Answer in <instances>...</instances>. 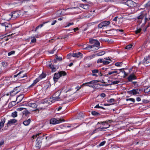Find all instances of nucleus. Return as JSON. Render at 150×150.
Masks as SVG:
<instances>
[{
    "label": "nucleus",
    "instance_id": "1",
    "mask_svg": "<svg viewBox=\"0 0 150 150\" xmlns=\"http://www.w3.org/2000/svg\"><path fill=\"white\" fill-rule=\"evenodd\" d=\"M67 73L64 71H58L57 73L54 74V77L53 80L55 83L56 82L58 79L61 77L66 75Z\"/></svg>",
    "mask_w": 150,
    "mask_h": 150
},
{
    "label": "nucleus",
    "instance_id": "2",
    "mask_svg": "<svg viewBox=\"0 0 150 150\" xmlns=\"http://www.w3.org/2000/svg\"><path fill=\"white\" fill-rule=\"evenodd\" d=\"M64 120L62 119L61 118H52L50 121V124H52L53 125L57 124L59 123L62 122H64Z\"/></svg>",
    "mask_w": 150,
    "mask_h": 150
},
{
    "label": "nucleus",
    "instance_id": "3",
    "mask_svg": "<svg viewBox=\"0 0 150 150\" xmlns=\"http://www.w3.org/2000/svg\"><path fill=\"white\" fill-rule=\"evenodd\" d=\"M100 81L99 80H93L90 82L86 83H83V85H86V86H88L90 87L93 88L94 86V85L96 84V83L99 82Z\"/></svg>",
    "mask_w": 150,
    "mask_h": 150
},
{
    "label": "nucleus",
    "instance_id": "4",
    "mask_svg": "<svg viewBox=\"0 0 150 150\" xmlns=\"http://www.w3.org/2000/svg\"><path fill=\"white\" fill-rule=\"evenodd\" d=\"M61 93L60 91H57L53 96V102H54L56 100H58V99L60 98L59 97Z\"/></svg>",
    "mask_w": 150,
    "mask_h": 150
},
{
    "label": "nucleus",
    "instance_id": "5",
    "mask_svg": "<svg viewBox=\"0 0 150 150\" xmlns=\"http://www.w3.org/2000/svg\"><path fill=\"white\" fill-rule=\"evenodd\" d=\"M43 138L42 137H37L36 140V146L37 147L40 149L42 145V140Z\"/></svg>",
    "mask_w": 150,
    "mask_h": 150
},
{
    "label": "nucleus",
    "instance_id": "6",
    "mask_svg": "<svg viewBox=\"0 0 150 150\" xmlns=\"http://www.w3.org/2000/svg\"><path fill=\"white\" fill-rule=\"evenodd\" d=\"M126 4L131 7H134L137 6V4L131 0H128L126 2Z\"/></svg>",
    "mask_w": 150,
    "mask_h": 150
},
{
    "label": "nucleus",
    "instance_id": "7",
    "mask_svg": "<svg viewBox=\"0 0 150 150\" xmlns=\"http://www.w3.org/2000/svg\"><path fill=\"white\" fill-rule=\"evenodd\" d=\"M19 86H20L16 87L13 90L11 91L10 92L11 95L12 96H14L19 92L20 91V90L17 89V88H18Z\"/></svg>",
    "mask_w": 150,
    "mask_h": 150
},
{
    "label": "nucleus",
    "instance_id": "8",
    "mask_svg": "<svg viewBox=\"0 0 150 150\" xmlns=\"http://www.w3.org/2000/svg\"><path fill=\"white\" fill-rule=\"evenodd\" d=\"M138 90V89H133L132 90L127 91V93L129 94L135 95L137 94H139V92H137Z\"/></svg>",
    "mask_w": 150,
    "mask_h": 150
},
{
    "label": "nucleus",
    "instance_id": "9",
    "mask_svg": "<svg viewBox=\"0 0 150 150\" xmlns=\"http://www.w3.org/2000/svg\"><path fill=\"white\" fill-rule=\"evenodd\" d=\"M146 14H144L143 13H141L140 15L138 16V18L139 19H142L144 18H145V21L146 22L148 21V18H147L146 17Z\"/></svg>",
    "mask_w": 150,
    "mask_h": 150
},
{
    "label": "nucleus",
    "instance_id": "10",
    "mask_svg": "<svg viewBox=\"0 0 150 150\" xmlns=\"http://www.w3.org/2000/svg\"><path fill=\"white\" fill-rule=\"evenodd\" d=\"M149 63H150V56H148L144 58L143 61V63L145 64Z\"/></svg>",
    "mask_w": 150,
    "mask_h": 150
},
{
    "label": "nucleus",
    "instance_id": "11",
    "mask_svg": "<svg viewBox=\"0 0 150 150\" xmlns=\"http://www.w3.org/2000/svg\"><path fill=\"white\" fill-rule=\"evenodd\" d=\"M11 16H12V18L13 19H15L19 17V15L18 11H15L11 13Z\"/></svg>",
    "mask_w": 150,
    "mask_h": 150
},
{
    "label": "nucleus",
    "instance_id": "12",
    "mask_svg": "<svg viewBox=\"0 0 150 150\" xmlns=\"http://www.w3.org/2000/svg\"><path fill=\"white\" fill-rule=\"evenodd\" d=\"M94 48L96 50H97L98 49V47L95 45H88L84 49L86 50H89L91 48Z\"/></svg>",
    "mask_w": 150,
    "mask_h": 150
},
{
    "label": "nucleus",
    "instance_id": "13",
    "mask_svg": "<svg viewBox=\"0 0 150 150\" xmlns=\"http://www.w3.org/2000/svg\"><path fill=\"white\" fill-rule=\"evenodd\" d=\"M136 79V77L134 74H131L129 75L128 78L129 81H132L133 80Z\"/></svg>",
    "mask_w": 150,
    "mask_h": 150
},
{
    "label": "nucleus",
    "instance_id": "14",
    "mask_svg": "<svg viewBox=\"0 0 150 150\" xmlns=\"http://www.w3.org/2000/svg\"><path fill=\"white\" fill-rule=\"evenodd\" d=\"M24 71H20L19 73H20V74L18 75V79L21 78H24L27 77V75L26 74L23 73Z\"/></svg>",
    "mask_w": 150,
    "mask_h": 150
},
{
    "label": "nucleus",
    "instance_id": "15",
    "mask_svg": "<svg viewBox=\"0 0 150 150\" xmlns=\"http://www.w3.org/2000/svg\"><path fill=\"white\" fill-rule=\"evenodd\" d=\"M49 67L51 69L52 71L53 72H54L57 69L56 68L54 67V66L52 64H49L48 65Z\"/></svg>",
    "mask_w": 150,
    "mask_h": 150
},
{
    "label": "nucleus",
    "instance_id": "16",
    "mask_svg": "<svg viewBox=\"0 0 150 150\" xmlns=\"http://www.w3.org/2000/svg\"><path fill=\"white\" fill-rule=\"evenodd\" d=\"M17 122V120L15 119H13L9 120L7 124L8 125H11Z\"/></svg>",
    "mask_w": 150,
    "mask_h": 150
},
{
    "label": "nucleus",
    "instance_id": "17",
    "mask_svg": "<svg viewBox=\"0 0 150 150\" xmlns=\"http://www.w3.org/2000/svg\"><path fill=\"white\" fill-rule=\"evenodd\" d=\"M82 54L80 52H78V53H74L72 54V56L74 57L79 58L80 57H81Z\"/></svg>",
    "mask_w": 150,
    "mask_h": 150
},
{
    "label": "nucleus",
    "instance_id": "18",
    "mask_svg": "<svg viewBox=\"0 0 150 150\" xmlns=\"http://www.w3.org/2000/svg\"><path fill=\"white\" fill-rule=\"evenodd\" d=\"M95 55L93 54L88 57L84 58V59L85 61H88L91 59L95 57Z\"/></svg>",
    "mask_w": 150,
    "mask_h": 150
},
{
    "label": "nucleus",
    "instance_id": "19",
    "mask_svg": "<svg viewBox=\"0 0 150 150\" xmlns=\"http://www.w3.org/2000/svg\"><path fill=\"white\" fill-rule=\"evenodd\" d=\"M5 119L4 118L1 119L0 123V129H1L3 127L5 122Z\"/></svg>",
    "mask_w": 150,
    "mask_h": 150
},
{
    "label": "nucleus",
    "instance_id": "20",
    "mask_svg": "<svg viewBox=\"0 0 150 150\" xmlns=\"http://www.w3.org/2000/svg\"><path fill=\"white\" fill-rule=\"evenodd\" d=\"M10 82V78L9 77H6L3 79V82L5 84L8 83Z\"/></svg>",
    "mask_w": 150,
    "mask_h": 150
},
{
    "label": "nucleus",
    "instance_id": "21",
    "mask_svg": "<svg viewBox=\"0 0 150 150\" xmlns=\"http://www.w3.org/2000/svg\"><path fill=\"white\" fill-rule=\"evenodd\" d=\"M28 106L35 108H37V105L35 103H29L28 104Z\"/></svg>",
    "mask_w": 150,
    "mask_h": 150
},
{
    "label": "nucleus",
    "instance_id": "22",
    "mask_svg": "<svg viewBox=\"0 0 150 150\" xmlns=\"http://www.w3.org/2000/svg\"><path fill=\"white\" fill-rule=\"evenodd\" d=\"M24 98V95L23 94L20 95L16 98V100H18L19 102H21Z\"/></svg>",
    "mask_w": 150,
    "mask_h": 150
},
{
    "label": "nucleus",
    "instance_id": "23",
    "mask_svg": "<svg viewBox=\"0 0 150 150\" xmlns=\"http://www.w3.org/2000/svg\"><path fill=\"white\" fill-rule=\"evenodd\" d=\"M40 79L39 77L38 78H37L34 81L33 83L32 84H31L29 87L30 88V87H31L32 86H34L35 84H36V83L37 82H38L40 81Z\"/></svg>",
    "mask_w": 150,
    "mask_h": 150
},
{
    "label": "nucleus",
    "instance_id": "24",
    "mask_svg": "<svg viewBox=\"0 0 150 150\" xmlns=\"http://www.w3.org/2000/svg\"><path fill=\"white\" fill-rule=\"evenodd\" d=\"M120 73V72H118V71L116 70V69L114 71H109L108 72V74H107V76H108V75H111L112 74L116 73L117 74H118Z\"/></svg>",
    "mask_w": 150,
    "mask_h": 150
},
{
    "label": "nucleus",
    "instance_id": "25",
    "mask_svg": "<svg viewBox=\"0 0 150 150\" xmlns=\"http://www.w3.org/2000/svg\"><path fill=\"white\" fill-rule=\"evenodd\" d=\"M30 119H29L28 120L24 121L23 122V124L25 126H27L30 123Z\"/></svg>",
    "mask_w": 150,
    "mask_h": 150
},
{
    "label": "nucleus",
    "instance_id": "26",
    "mask_svg": "<svg viewBox=\"0 0 150 150\" xmlns=\"http://www.w3.org/2000/svg\"><path fill=\"white\" fill-rule=\"evenodd\" d=\"M0 65L3 69L4 70L5 69V67L6 65V64L4 62H2L0 63Z\"/></svg>",
    "mask_w": 150,
    "mask_h": 150
},
{
    "label": "nucleus",
    "instance_id": "27",
    "mask_svg": "<svg viewBox=\"0 0 150 150\" xmlns=\"http://www.w3.org/2000/svg\"><path fill=\"white\" fill-rule=\"evenodd\" d=\"M11 18H12L11 14L6 15L5 19L8 21H9Z\"/></svg>",
    "mask_w": 150,
    "mask_h": 150
},
{
    "label": "nucleus",
    "instance_id": "28",
    "mask_svg": "<svg viewBox=\"0 0 150 150\" xmlns=\"http://www.w3.org/2000/svg\"><path fill=\"white\" fill-rule=\"evenodd\" d=\"M102 23L104 25V27L107 26L110 24V22L109 21H104L102 22Z\"/></svg>",
    "mask_w": 150,
    "mask_h": 150
},
{
    "label": "nucleus",
    "instance_id": "29",
    "mask_svg": "<svg viewBox=\"0 0 150 150\" xmlns=\"http://www.w3.org/2000/svg\"><path fill=\"white\" fill-rule=\"evenodd\" d=\"M12 27V25L11 24L8 23V25H7L5 28L6 30H10Z\"/></svg>",
    "mask_w": 150,
    "mask_h": 150
},
{
    "label": "nucleus",
    "instance_id": "30",
    "mask_svg": "<svg viewBox=\"0 0 150 150\" xmlns=\"http://www.w3.org/2000/svg\"><path fill=\"white\" fill-rule=\"evenodd\" d=\"M49 21H47V22H43L42 24H41L40 25H39L38 26H37L36 28H35V31H36L39 28H41L42 27V26L44 24H45L46 23H47L48 22H49Z\"/></svg>",
    "mask_w": 150,
    "mask_h": 150
},
{
    "label": "nucleus",
    "instance_id": "31",
    "mask_svg": "<svg viewBox=\"0 0 150 150\" xmlns=\"http://www.w3.org/2000/svg\"><path fill=\"white\" fill-rule=\"evenodd\" d=\"M150 91V87H145L144 90V92L145 93H148Z\"/></svg>",
    "mask_w": 150,
    "mask_h": 150
},
{
    "label": "nucleus",
    "instance_id": "32",
    "mask_svg": "<svg viewBox=\"0 0 150 150\" xmlns=\"http://www.w3.org/2000/svg\"><path fill=\"white\" fill-rule=\"evenodd\" d=\"M92 114L93 115L99 116L100 115L99 113L95 111H93L91 112Z\"/></svg>",
    "mask_w": 150,
    "mask_h": 150
},
{
    "label": "nucleus",
    "instance_id": "33",
    "mask_svg": "<svg viewBox=\"0 0 150 150\" xmlns=\"http://www.w3.org/2000/svg\"><path fill=\"white\" fill-rule=\"evenodd\" d=\"M105 54V52L104 51H102L100 52H99L96 54V55L98 56H100L104 55Z\"/></svg>",
    "mask_w": 150,
    "mask_h": 150
},
{
    "label": "nucleus",
    "instance_id": "34",
    "mask_svg": "<svg viewBox=\"0 0 150 150\" xmlns=\"http://www.w3.org/2000/svg\"><path fill=\"white\" fill-rule=\"evenodd\" d=\"M13 35V34H11V35H9L6 36H5L4 38V40L7 41L8 40L9 38H8V37H10L11 35Z\"/></svg>",
    "mask_w": 150,
    "mask_h": 150
},
{
    "label": "nucleus",
    "instance_id": "35",
    "mask_svg": "<svg viewBox=\"0 0 150 150\" xmlns=\"http://www.w3.org/2000/svg\"><path fill=\"white\" fill-rule=\"evenodd\" d=\"M56 59L59 61H61L62 59V57H59L57 55H56Z\"/></svg>",
    "mask_w": 150,
    "mask_h": 150
},
{
    "label": "nucleus",
    "instance_id": "36",
    "mask_svg": "<svg viewBox=\"0 0 150 150\" xmlns=\"http://www.w3.org/2000/svg\"><path fill=\"white\" fill-rule=\"evenodd\" d=\"M99 71L98 69H94L92 71V74H96L98 73Z\"/></svg>",
    "mask_w": 150,
    "mask_h": 150
},
{
    "label": "nucleus",
    "instance_id": "37",
    "mask_svg": "<svg viewBox=\"0 0 150 150\" xmlns=\"http://www.w3.org/2000/svg\"><path fill=\"white\" fill-rule=\"evenodd\" d=\"M45 76L46 75L45 74H41L40 75L39 77L41 79H42L44 78L45 77Z\"/></svg>",
    "mask_w": 150,
    "mask_h": 150
},
{
    "label": "nucleus",
    "instance_id": "38",
    "mask_svg": "<svg viewBox=\"0 0 150 150\" xmlns=\"http://www.w3.org/2000/svg\"><path fill=\"white\" fill-rule=\"evenodd\" d=\"M96 40L94 39H90L89 42L91 44H94L96 41Z\"/></svg>",
    "mask_w": 150,
    "mask_h": 150
},
{
    "label": "nucleus",
    "instance_id": "39",
    "mask_svg": "<svg viewBox=\"0 0 150 150\" xmlns=\"http://www.w3.org/2000/svg\"><path fill=\"white\" fill-rule=\"evenodd\" d=\"M119 81H115L112 82L111 85L112 84H116L120 82Z\"/></svg>",
    "mask_w": 150,
    "mask_h": 150
},
{
    "label": "nucleus",
    "instance_id": "40",
    "mask_svg": "<svg viewBox=\"0 0 150 150\" xmlns=\"http://www.w3.org/2000/svg\"><path fill=\"white\" fill-rule=\"evenodd\" d=\"M108 121H105L104 122H98V124H101L103 125H104L105 124H108Z\"/></svg>",
    "mask_w": 150,
    "mask_h": 150
},
{
    "label": "nucleus",
    "instance_id": "41",
    "mask_svg": "<svg viewBox=\"0 0 150 150\" xmlns=\"http://www.w3.org/2000/svg\"><path fill=\"white\" fill-rule=\"evenodd\" d=\"M104 25L103 24V23L101 22L98 25V28H101L103 27H104Z\"/></svg>",
    "mask_w": 150,
    "mask_h": 150
},
{
    "label": "nucleus",
    "instance_id": "42",
    "mask_svg": "<svg viewBox=\"0 0 150 150\" xmlns=\"http://www.w3.org/2000/svg\"><path fill=\"white\" fill-rule=\"evenodd\" d=\"M142 29L140 28L137 29V30L135 31V33L136 34H137L140 32L141 31Z\"/></svg>",
    "mask_w": 150,
    "mask_h": 150
},
{
    "label": "nucleus",
    "instance_id": "43",
    "mask_svg": "<svg viewBox=\"0 0 150 150\" xmlns=\"http://www.w3.org/2000/svg\"><path fill=\"white\" fill-rule=\"evenodd\" d=\"M122 65V62H116L115 63V65L117 67L121 66Z\"/></svg>",
    "mask_w": 150,
    "mask_h": 150
},
{
    "label": "nucleus",
    "instance_id": "44",
    "mask_svg": "<svg viewBox=\"0 0 150 150\" xmlns=\"http://www.w3.org/2000/svg\"><path fill=\"white\" fill-rule=\"evenodd\" d=\"M1 25L2 26V27H3L4 28H5L6 25H8V23H1Z\"/></svg>",
    "mask_w": 150,
    "mask_h": 150
},
{
    "label": "nucleus",
    "instance_id": "45",
    "mask_svg": "<svg viewBox=\"0 0 150 150\" xmlns=\"http://www.w3.org/2000/svg\"><path fill=\"white\" fill-rule=\"evenodd\" d=\"M11 116L13 117H16L17 116V112H15L12 113Z\"/></svg>",
    "mask_w": 150,
    "mask_h": 150
},
{
    "label": "nucleus",
    "instance_id": "46",
    "mask_svg": "<svg viewBox=\"0 0 150 150\" xmlns=\"http://www.w3.org/2000/svg\"><path fill=\"white\" fill-rule=\"evenodd\" d=\"M129 100L132 101L133 103H134L135 102V100L133 98H130L126 99V101H128Z\"/></svg>",
    "mask_w": 150,
    "mask_h": 150
},
{
    "label": "nucleus",
    "instance_id": "47",
    "mask_svg": "<svg viewBox=\"0 0 150 150\" xmlns=\"http://www.w3.org/2000/svg\"><path fill=\"white\" fill-rule=\"evenodd\" d=\"M94 108H102L103 109H105V108H104L103 107H102V106H99V105H96L95 107H94Z\"/></svg>",
    "mask_w": 150,
    "mask_h": 150
},
{
    "label": "nucleus",
    "instance_id": "48",
    "mask_svg": "<svg viewBox=\"0 0 150 150\" xmlns=\"http://www.w3.org/2000/svg\"><path fill=\"white\" fill-rule=\"evenodd\" d=\"M15 105V102L14 101H13L10 103L9 104V106H10L11 105V107L12 106H13Z\"/></svg>",
    "mask_w": 150,
    "mask_h": 150
},
{
    "label": "nucleus",
    "instance_id": "49",
    "mask_svg": "<svg viewBox=\"0 0 150 150\" xmlns=\"http://www.w3.org/2000/svg\"><path fill=\"white\" fill-rule=\"evenodd\" d=\"M132 45H129L126 46L125 48L129 50L132 47Z\"/></svg>",
    "mask_w": 150,
    "mask_h": 150
},
{
    "label": "nucleus",
    "instance_id": "50",
    "mask_svg": "<svg viewBox=\"0 0 150 150\" xmlns=\"http://www.w3.org/2000/svg\"><path fill=\"white\" fill-rule=\"evenodd\" d=\"M6 71H4V70L2 67H1V66L0 65V74L3 73H5Z\"/></svg>",
    "mask_w": 150,
    "mask_h": 150
},
{
    "label": "nucleus",
    "instance_id": "51",
    "mask_svg": "<svg viewBox=\"0 0 150 150\" xmlns=\"http://www.w3.org/2000/svg\"><path fill=\"white\" fill-rule=\"evenodd\" d=\"M100 42H99L97 40H96V41L95 43V44H94V45H95V46H99L100 45Z\"/></svg>",
    "mask_w": 150,
    "mask_h": 150
},
{
    "label": "nucleus",
    "instance_id": "52",
    "mask_svg": "<svg viewBox=\"0 0 150 150\" xmlns=\"http://www.w3.org/2000/svg\"><path fill=\"white\" fill-rule=\"evenodd\" d=\"M115 100L114 99L111 98L108 100V102L109 103H112L115 102Z\"/></svg>",
    "mask_w": 150,
    "mask_h": 150
},
{
    "label": "nucleus",
    "instance_id": "53",
    "mask_svg": "<svg viewBox=\"0 0 150 150\" xmlns=\"http://www.w3.org/2000/svg\"><path fill=\"white\" fill-rule=\"evenodd\" d=\"M103 59H98V60L97 61V63H103Z\"/></svg>",
    "mask_w": 150,
    "mask_h": 150
},
{
    "label": "nucleus",
    "instance_id": "54",
    "mask_svg": "<svg viewBox=\"0 0 150 150\" xmlns=\"http://www.w3.org/2000/svg\"><path fill=\"white\" fill-rule=\"evenodd\" d=\"M15 52V51H12L8 53V56H10L12 54H14Z\"/></svg>",
    "mask_w": 150,
    "mask_h": 150
},
{
    "label": "nucleus",
    "instance_id": "55",
    "mask_svg": "<svg viewBox=\"0 0 150 150\" xmlns=\"http://www.w3.org/2000/svg\"><path fill=\"white\" fill-rule=\"evenodd\" d=\"M89 8L88 5V4H83V8L84 9H88Z\"/></svg>",
    "mask_w": 150,
    "mask_h": 150
},
{
    "label": "nucleus",
    "instance_id": "56",
    "mask_svg": "<svg viewBox=\"0 0 150 150\" xmlns=\"http://www.w3.org/2000/svg\"><path fill=\"white\" fill-rule=\"evenodd\" d=\"M110 62L107 61H103V63L104 64H108L110 63Z\"/></svg>",
    "mask_w": 150,
    "mask_h": 150
},
{
    "label": "nucleus",
    "instance_id": "57",
    "mask_svg": "<svg viewBox=\"0 0 150 150\" xmlns=\"http://www.w3.org/2000/svg\"><path fill=\"white\" fill-rule=\"evenodd\" d=\"M36 39L35 38H34L31 40L30 43H35L36 42Z\"/></svg>",
    "mask_w": 150,
    "mask_h": 150
},
{
    "label": "nucleus",
    "instance_id": "58",
    "mask_svg": "<svg viewBox=\"0 0 150 150\" xmlns=\"http://www.w3.org/2000/svg\"><path fill=\"white\" fill-rule=\"evenodd\" d=\"M40 134V133H39L38 134H37L36 135H34L33 136H32V137L33 138V139H34L36 137H37V136H38L39 135V134Z\"/></svg>",
    "mask_w": 150,
    "mask_h": 150
},
{
    "label": "nucleus",
    "instance_id": "59",
    "mask_svg": "<svg viewBox=\"0 0 150 150\" xmlns=\"http://www.w3.org/2000/svg\"><path fill=\"white\" fill-rule=\"evenodd\" d=\"M105 141L101 142L99 144V145L100 146H103L105 144Z\"/></svg>",
    "mask_w": 150,
    "mask_h": 150
},
{
    "label": "nucleus",
    "instance_id": "60",
    "mask_svg": "<svg viewBox=\"0 0 150 150\" xmlns=\"http://www.w3.org/2000/svg\"><path fill=\"white\" fill-rule=\"evenodd\" d=\"M20 74H21V73H18L17 74L14 75V76H13V78H16V77H18V75Z\"/></svg>",
    "mask_w": 150,
    "mask_h": 150
},
{
    "label": "nucleus",
    "instance_id": "61",
    "mask_svg": "<svg viewBox=\"0 0 150 150\" xmlns=\"http://www.w3.org/2000/svg\"><path fill=\"white\" fill-rule=\"evenodd\" d=\"M23 113L24 114H25V115H27L29 113V112L28 110H25L24 112H23Z\"/></svg>",
    "mask_w": 150,
    "mask_h": 150
},
{
    "label": "nucleus",
    "instance_id": "62",
    "mask_svg": "<svg viewBox=\"0 0 150 150\" xmlns=\"http://www.w3.org/2000/svg\"><path fill=\"white\" fill-rule=\"evenodd\" d=\"M4 140H2L1 142H0V146L3 145L4 144Z\"/></svg>",
    "mask_w": 150,
    "mask_h": 150
},
{
    "label": "nucleus",
    "instance_id": "63",
    "mask_svg": "<svg viewBox=\"0 0 150 150\" xmlns=\"http://www.w3.org/2000/svg\"><path fill=\"white\" fill-rule=\"evenodd\" d=\"M74 24V23H69L67 25L65 26V27H69V26H70V25H73Z\"/></svg>",
    "mask_w": 150,
    "mask_h": 150
},
{
    "label": "nucleus",
    "instance_id": "64",
    "mask_svg": "<svg viewBox=\"0 0 150 150\" xmlns=\"http://www.w3.org/2000/svg\"><path fill=\"white\" fill-rule=\"evenodd\" d=\"M100 96L104 98L106 96V95L104 93H102L101 94Z\"/></svg>",
    "mask_w": 150,
    "mask_h": 150
}]
</instances>
